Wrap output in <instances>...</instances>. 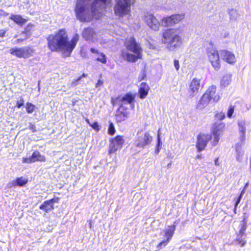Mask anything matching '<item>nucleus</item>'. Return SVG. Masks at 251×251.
I'll list each match as a JSON object with an SVG mask.
<instances>
[{"label":"nucleus","instance_id":"34","mask_svg":"<svg viewBox=\"0 0 251 251\" xmlns=\"http://www.w3.org/2000/svg\"><path fill=\"white\" fill-rule=\"evenodd\" d=\"M161 146H162V142L161 141V138L160 137L159 133L158 132V135H157V144L156 145L155 151V152L156 154H158L160 150L161 149Z\"/></svg>","mask_w":251,"mask_h":251},{"label":"nucleus","instance_id":"3","mask_svg":"<svg viewBox=\"0 0 251 251\" xmlns=\"http://www.w3.org/2000/svg\"><path fill=\"white\" fill-rule=\"evenodd\" d=\"M177 31V28H168L162 32L161 42L170 51L179 48L182 45V37Z\"/></svg>","mask_w":251,"mask_h":251},{"label":"nucleus","instance_id":"6","mask_svg":"<svg viewBox=\"0 0 251 251\" xmlns=\"http://www.w3.org/2000/svg\"><path fill=\"white\" fill-rule=\"evenodd\" d=\"M134 0H117L114 6L115 13L117 16L123 17L130 12V6Z\"/></svg>","mask_w":251,"mask_h":251},{"label":"nucleus","instance_id":"55","mask_svg":"<svg viewBox=\"0 0 251 251\" xmlns=\"http://www.w3.org/2000/svg\"><path fill=\"white\" fill-rule=\"evenodd\" d=\"M86 76V75H85V74H83L82 75L81 77H85Z\"/></svg>","mask_w":251,"mask_h":251},{"label":"nucleus","instance_id":"37","mask_svg":"<svg viewBox=\"0 0 251 251\" xmlns=\"http://www.w3.org/2000/svg\"><path fill=\"white\" fill-rule=\"evenodd\" d=\"M115 130L114 128V126L113 125V124L111 123L109 125V128H108V133L110 135H113L115 133Z\"/></svg>","mask_w":251,"mask_h":251},{"label":"nucleus","instance_id":"10","mask_svg":"<svg viewBox=\"0 0 251 251\" xmlns=\"http://www.w3.org/2000/svg\"><path fill=\"white\" fill-rule=\"evenodd\" d=\"M201 87V79L198 78H194L191 81L187 92V97L192 99L198 93Z\"/></svg>","mask_w":251,"mask_h":251},{"label":"nucleus","instance_id":"28","mask_svg":"<svg viewBox=\"0 0 251 251\" xmlns=\"http://www.w3.org/2000/svg\"><path fill=\"white\" fill-rule=\"evenodd\" d=\"M162 25L165 27L171 26L174 25L172 15L163 17L161 20Z\"/></svg>","mask_w":251,"mask_h":251},{"label":"nucleus","instance_id":"1","mask_svg":"<svg viewBox=\"0 0 251 251\" xmlns=\"http://www.w3.org/2000/svg\"><path fill=\"white\" fill-rule=\"evenodd\" d=\"M91 0H77L75 12L77 18L81 22L99 19L102 16L103 9L111 2V0H94L90 5Z\"/></svg>","mask_w":251,"mask_h":251},{"label":"nucleus","instance_id":"19","mask_svg":"<svg viewBox=\"0 0 251 251\" xmlns=\"http://www.w3.org/2000/svg\"><path fill=\"white\" fill-rule=\"evenodd\" d=\"M235 156L239 162H242L244 156V150L241 143H237L235 145Z\"/></svg>","mask_w":251,"mask_h":251},{"label":"nucleus","instance_id":"22","mask_svg":"<svg viewBox=\"0 0 251 251\" xmlns=\"http://www.w3.org/2000/svg\"><path fill=\"white\" fill-rule=\"evenodd\" d=\"M149 87L148 85L145 82H142L139 86V94L140 99H143L148 94L149 90Z\"/></svg>","mask_w":251,"mask_h":251},{"label":"nucleus","instance_id":"56","mask_svg":"<svg viewBox=\"0 0 251 251\" xmlns=\"http://www.w3.org/2000/svg\"><path fill=\"white\" fill-rule=\"evenodd\" d=\"M236 207H235H235H234V213H236Z\"/></svg>","mask_w":251,"mask_h":251},{"label":"nucleus","instance_id":"16","mask_svg":"<svg viewBox=\"0 0 251 251\" xmlns=\"http://www.w3.org/2000/svg\"><path fill=\"white\" fill-rule=\"evenodd\" d=\"M221 55L222 59L230 65H233L236 62L235 55L231 51L227 50H222L221 51Z\"/></svg>","mask_w":251,"mask_h":251},{"label":"nucleus","instance_id":"21","mask_svg":"<svg viewBox=\"0 0 251 251\" xmlns=\"http://www.w3.org/2000/svg\"><path fill=\"white\" fill-rule=\"evenodd\" d=\"M56 202L57 201L54 199L46 201L40 205V209L45 211L46 212H48L53 209V204Z\"/></svg>","mask_w":251,"mask_h":251},{"label":"nucleus","instance_id":"35","mask_svg":"<svg viewBox=\"0 0 251 251\" xmlns=\"http://www.w3.org/2000/svg\"><path fill=\"white\" fill-rule=\"evenodd\" d=\"M170 242V241H168V239H166L165 240H164V241H162V242H161L157 246V248L160 250L161 249H162V248L166 246L169 243V242Z\"/></svg>","mask_w":251,"mask_h":251},{"label":"nucleus","instance_id":"41","mask_svg":"<svg viewBox=\"0 0 251 251\" xmlns=\"http://www.w3.org/2000/svg\"><path fill=\"white\" fill-rule=\"evenodd\" d=\"M33 27L34 25L32 24H29L25 27V31L26 32H29L33 29Z\"/></svg>","mask_w":251,"mask_h":251},{"label":"nucleus","instance_id":"24","mask_svg":"<svg viewBox=\"0 0 251 251\" xmlns=\"http://www.w3.org/2000/svg\"><path fill=\"white\" fill-rule=\"evenodd\" d=\"M175 229V225L169 226L165 230H163L161 234L163 235V233H164V236L166 237V239H168V241H170L174 235Z\"/></svg>","mask_w":251,"mask_h":251},{"label":"nucleus","instance_id":"38","mask_svg":"<svg viewBox=\"0 0 251 251\" xmlns=\"http://www.w3.org/2000/svg\"><path fill=\"white\" fill-rule=\"evenodd\" d=\"M216 117L218 120H222L225 118V115L223 112H220L216 115Z\"/></svg>","mask_w":251,"mask_h":251},{"label":"nucleus","instance_id":"4","mask_svg":"<svg viewBox=\"0 0 251 251\" xmlns=\"http://www.w3.org/2000/svg\"><path fill=\"white\" fill-rule=\"evenodd\" d=\"M125 46L127 51H123L122 55L127 61L135 62L142 58V49L134 38L130 37L127 39Z\"/></svg>","mask_w":251,"mask_h":251},{"label":"nucleus","instance_id":"15","mask_svg":"<svg viewBox=\"0 0 251 251\" xmlns=\"http://www.w3.org/2000/svg\"><path fill=\"white\" fill-rule=\"evenodd\" d=\"M134 99V95L131 93H128L123 97H118L117 100L120 106H123L124 104L129 103L132 108H133Z\"/></svg>","mask_w":251,"mask_h":251},{"label":"nucleus","instance_id":"26","mask_svg":"<svg viewBox=\"0 0 251 251\" xmlns=\"http://www.w3.org/2000/svg\"><path fill=\"white\" fill-rule=\"evenodd\" d=\"M231 81V75L230 74H226L224 75L221 80V86L223 88L227 87Z\"/></svg>","mask_w":251,"mask_h":251},{"label":"nucleus","instance_id":"18","mask_svg":"<svg viewBox=\"0 0 251 251\" xmlns=\"http://www.w3.org/2000/svg\"><path fill=\"white\" fill-rule=\"evenodd\" d=\"M204 95L210 100H212L215 102L218 101L221 98L220 95L216 93V87L214 85L210 86L204 93Z\"/></svg>","mask_w":251,"mask_h":251},{"label":"nucleus","instance_id":"44","mask_svg":"<svg viewBox=\"0 0 251 251\" xmlns=\"http://www.w3.org/2000/svg\"><path fill=\"white\" fill-rule=\"evenodd\" d=\"M24 103V101L23 99H21L20 100H18L17 102V106L18 108H20L22 105H23Z\"/></svg>","mask_w":251,"mask_h":251},{"label":"nucleus","instance_id":"2","mask_svg":"<svg viewBox=\"0 0 251 251\" xmlns=\"http://www.w3.org/2000/svg\"><path fill=\"white\" fill-rule=\"evenodd\" d=\"M79 40V35L75 34L70 41H68V35L64 29H60L47 38L48 47L53 51H61L64 56H69Z\"/></svg>","mask_w":251,"mask_h":251},{"label":"nucleus","instance_id":"53","mask_svg":"<svg viewBox=\"0 0 251 251\" xmlns=\"http://www.w3.org/2000/svg\"><path fill=\"white\" fill-rule=\"evenodd\" d=\"M244 193H245V191H244V190H243L241 191V194H240L239 197H241V198H242V196H243V195H244Z\"/></svg>","mask_w":251,"mask_h":251},{"label":"nucleus","instance_id":"36","mask_svg":"<svg viewBox=\"0 0 251 251\" xmlns=\"http://www.w3.org/2000/svg\"><path fill=\"white\" fill-rule=\"evenodd\" d=\"M234 108L233 106H230L228 109L227 112V116L231 118L232 117V115L234 112Z\"/></svg>","mask_w":251,"mask_h":251},{"label":"nucleus","instance_id":"57","mask_svg":"<svg viewBox=\"0 0 251 251\" xmlns=\"http://www.w3.org/2000/svg\"><path fill=\"white\" fill-rule=\"evenodd\" d=\"M40 88L39 85V82L38 83V90L40 91Z\"/></svg>","mask_w":251,"mask_h":251},{"label":"nucleus","instance_id":"47","mask_svg":"<svg viewBox=\"0 0 251 251\" xmlns=\"http://www.w3.org/2000/svg\"><path fill=\"white\" fill-rule=\"evenodd\" d=\"M146 76V75L144 73H143L138 77V79L140 81L143 80L145 77Z\"/></svg>","mask_w":251,"mask_h":251},{"label":"nucleus","instance_id":"7","mask_svg":"<svg viewBox=\"0 0 251 251\" xmlns=\"http://www.w3.org/2000/svg\"><path fill=\"white\" fill-rule=\"evenodd\" d=\"M206 55L214 69L215 71L220 70L221 61L218 50L213 48H208L206 50Z\"/></svg>","mask_w":251,"mask_h":251},{"label":"nucleus","instance_id":"43","mask_svg":"<svg viewBox=\"0 0 251 251\" xmlns=\"http://www.w3.org/2000/svg\"><path fill=\"white\" fill-rule=\"evenodd\" d=\"M81 79V77H79L77 79L72 81L71 84V86L72 87L76 86L78 84V81L80 80Z\"/></svg>","mask_w":251,"mask_h":251},{"label":"nucleus","instance_id":"32","mask_svg":"<svg viewBox=\"0 0 251 251\" xmlns=\"http://www.w3.org/2000/svg\"><path fill=\"white\" fill-rule=\"evenodd\" d=\"M98 54H99V56L97 57V60L103 64H105L107 62V59L105 55L103 53L101 52H99Z\"/></svg>","mask_w":251,"mask_h":251},{"label":"nucleus","instance_id":"58","mask_svg":"<svg viewBox=\"0 0 251 251\" xmlns=\"http://www.w3.org/2000/svg\"><path fill=\"white\" fill-rule=\"evenodd\" d=\"M170 165H171V163H169V164H168V167H169Z\"/></svg>","mask_w":251,"mask_h":251},{"label":"nucleus","instance_id":"42","mask_svg":"<svg viewBox=\"0 0 251 251\" xmlns=\"http://www.w3.org/2000/svg\"><path fill=\"white\" fill-rule=\"evenodd\" d=\"M174 65L176 71H178L180 68L179 61L175 59L174 61Z\"/></svg>","mask_w":251,"mask_h":251},{"label":"nucleus","instance_id":"50","mask_svg":"<svg viewBox=\"0 0 251 251\" xmlns=\"http://www.w3.org/2000/svg\"><path fill=\"white\" fill-rule=\"evenodd\" d=\"M241 199H242V198H241V197H239V198L237 199L236 201L235 204V207L237 206L238 204L240 202V201H241Z\"/></svg>","mask_w":251,"mask_h":251},{"label":"nucleus","instance_id":"30","mask_svg":"<svg viewBox=\"0 0 251 251\" xmlns=\"http://www.w3.org/2000/svg\"><path fill=\"white\" fill-rule=\"evenodd\" d=\"M172 17L174 25L178 23L184 18V14L172 15Z\"/></svg>","mask_w":251,"mask_h":251},{"label":"nucleus","instance_id":"5","mask_svg":"<svg viewBox=\"0 0 251 251\" xmlns=\"http://www.w3.org/2000/svg\"><path fill=\"white\" fill-rule=\"evenodd\" d=\"M152 137L149 132L138 131L133 141V146L139 149H143L146 146L150 144Z\"/></svg>","mask_w":251,"mask_h":251},{"label":"nucleus","instance_id":"25","mask_svg":"<svg viewBox=\"0 0 251 251\" xmlns=\"http://www.w3.org/2000/svg\"><path fill=\"white\" fill-rule=\"evenodd\" d=\"M9 18L20 25H22L27 22L26 19L23 18L20 15L11 14Z\"/></svg>","mask_w":251,"mask_h":251},{"label":"nucleus","instance_id":"46","mask_svg":"<svg viewBox=\"0 0 251 251\" xmlns=\"http://www.w3.org/2000/svg\"><path fill=\"white\" fill-rule=\"evenodd\" d=\"M102 84H103L102 81H101V80H99L96 84V88H98V87L101 86L102 85Z\"/></svg>","mask_w":251,"mask_h":251},{"label":"nucleus","instance_id":"23","mask_svg":"<svg viewBox=\"0 0 251 251\" xmlns=\"http://www.w3.org/2000/svg\"><path fill=\"white\" fill-rule=\"evenodd\" d=\"M210 101L209 98L204 94L198 102L197 108L200 110L203 109L209 104Z\"/></svg>","mask_w":251,"mask_h":251},{"label":"nucleus","instance_id":"51","mask_svg":"<svg viewBox=\"0 0 251 251\" xmlns=\"http://www.w3.org/2000/svg\"><path fill=\"white\" fill-rule=\"evenodd\" d=\"M5 33V31L4 30H0V37H2L4 36Z\"/></svg>","mask_w":251,"mask_h":251},{"label":"nucleus","instance_id":"17","mask_svg":"<svg viewBox=\"0 0 251 251\" xmlns=\"http://www.w3.org/2000/svg\"><path fill=\"white\" fill-rule=\"evenodd\" d=\"M83 37L87 41L92 42L99 41L98 35H97L93 29L91 28H85L82 32Z\"/></svg>","mask_w":251,"mask_h":251},{"label":"nucleus","instance_id":"31","mask_svg":"<svg viewBox=\"0 0 251 251\" xmlns=\"http://www.w3.org/2000/svg\"><path fill=\"white\" fill-rule=\"evenodd\" d=\"M230 19L232 20H237L240 17L238 12L235 9H231L229 11Z\"/></svg>","mask_w":251,"mask_h":251},{"label":"nucleus","instance_id":"48","mask_svg":"<svg viewBox=\"0 0 251 251\" xmlns=\"http://www.w3.org/2000/svg\"><path fill=\"white\" fill-rule=\"evenodd\" d=\"M29 129L31 130H32V132H35L36 131V126L33 125H30V126H29Z\"/></svg>","mask_w":251,"mask_h":251},{"label":"nucleus","instance_id":"52","mask_svg":"<svg viewBox=\"0 0 251 251\" xmlns=\"http://www.w3.org/2000/svg\"><path fill=\"white\" fill-rule=\"evenodd\" d=\"M214 163H215V165H216V166H219L220 165V163L219 162V158H217L216 159H215V161H214Z\"/></svg>","mask_w":251,"mask_h":251},{"label":"nucleus","instance_id":"29","mask_svg":"<svg viewBox=\"0 0 251 251\" xmlns=\"http://www.w3.org/2000/svg\"><path fill=\"white\" fill-rule=\"evenodd\" d=\"M27 182V179L25 177H21L17 178L15 181H13V184L14 185L24 186Z\"/></svg>","mask_w":251,"mask_h":251},{"label":"nucleus","instance_id":"40","mask_svg":"<svg viewBox=\"0 0 251 251\" xmlns=\"http://www.w3.org/2000/svg\"><path fill=\"white\" fill-rule=\"evenodd\" d=\"M23 162L25 163H33L31 156L29 157H23Z\"/></svg>","mask_w":251,"mask_h":251},{"label":"nucleus","instance_id":"33","mask_svg":"<svg viewBox=\"0 0 251 251\" xmlns=\"http://www.w3.org/2000/svg\"><path fill=\"white\" fill-rule=\"evenodd\" d=\"M26 109L28 113H32L35 109V105L31 103L27 102L26 104Z\"/></svg>","mask_w":251,"mask_h":251},{"label":"nucleus","instance_id":"13","mask_svg":"<svg viewBox=\"0 0 251 251\" xmlns=\"http://www.w3.org/2000/svg\"><path fill=\"white\" fill-rule=\"evenodd\" d=\"M212 136L207 134H200L197 137L196 148L199 151L204 150L208 142L211 140Z\"/></svg>","mask_w":251,"mask_h":251},{"label":"nucleus","instance_id":"12","mask_svg":"<svg viewBox=\"0 0 251 251\" xmlns=\"http://www.w3.org/2000/svg\"><path fill=\"white\" fill-rule=\"evenodd\" d=\"M144 20L151 29L154 31L159 30L160 22L153 14L147 13L144 16Z\"/></svg>","mask_w":251,"mask_h":251},{"label":"nucleus","instance_id":"39","mask_svg":"<svg viewBox=\"0 0 251 251\" xmlns=\"http://www.w3.org/2000/svg\"><path fill=\"white\" fill-rule=\"evenodd\" d=\"M90 126L95 130L98 131L100 129V126L99 125L98 122H94L93 124L90 125Z\"/></svg>","mask_w":251,"mask_h":251},{"label":"nucleus","instance_id":"49","mask_svg":"<svg viewBox=\"0 0 251 251\" xmlns=\"http://www.w3.org/2000/svg\"><path fill=\"white\" fill-rule=\"evenodd\" d=\"M90 51L92 53H97V54H98L99 53V52L98 51V50L94 48H91L90 49Z\"/></svg>","mask_w":251,"mask_h":251},{"label":"nucleus","instance_id":"9","mask_svg":"<svg viewBox=\"0 0 251 251\" xmlns=\"http://www.w3.org/2000/svg\"><path fill=\"white\" fill-rule=\"evenodd\" d=\"M10 53L19 58H26L34 53L33 49L28 47L23 48H14L9 50Z\"/></svg>","mask_w":251,"mask_h":251},{"label":"nucleus","instance_id":"54","mask_svg":"<svg viewBox=\"0 0 251 251\" xmlns=\"http://www.w3.org/2000/svg\"><path fill=\"white\" fill-rule=\"evenodd\" d=\"M85 121H86V122H87V123H88L90 126V125H91V124H91V123H90V121H89V119H86L85 120Z\"/></svg>","mask_w":251,"mask_h":251},{"label":"nucleus","instance_id":"27","mask_svg":"<svg viewBox=\"0 0 251 251\" xmlns=\"http://www.w3.org/2000/svg\"><path fill=\"white\" fill-rule=\"evenodd\" d=\"M32 159L33 162H35L36 161H46V157L44 155H42L39 151H34L32 155H31Z\"/></svg>","mask_w":251,"mask_h":251},{"label":"nucleus","instance_id":"8","mask_svg":"<svg viewBox=\"0 0 251 251\" xmlns=\"http://www.w3.org/2000/svg\"><path fill=\"white\" fill-rule=\"evenodd\" d=\"M225 128V124L223 122L215 123L213 125L212 129L213 139L211 142L212 146L214 147L218 144L220 137L222 135Z\"/></svg>","mask_w":251,"mask_h":251},{"label":"nucleus","instance_id":"20","mask_svg":"<svg viewBox=\"0 0 251 251\" xmlns=\"http://www.w3.org/2000/svg\"><path fill=\"white\" fill-rule=\"evenodd\" d=\"M129 112L126 110H124L123 106H120L117 112L116 119L117 122H121L125 120L128 116Z\"/></svg>","mask_w":251,"mask_h":251},{"label":"nucleus","instance_id":"11","mask_svg":"<svg viewBox=\"0 0 251 251\" xmlns=\"http://www.w3.org/2000/svg\"><path fill=\"white\" fill-rule=\"evenodd\" d=\"M125 143V139L122 136L118 135L110 140L108 153L111 154L122 148Z\"/></svg>","mask_w":251,"mask_h":251},{"label":"nucleus","instance_id":"45","mask_svg":"<svg viewBox=\"0 0 251 251\" xmlns=\"http://www.w3.org/2000/svg\"><path fill=\"white\" fill-rule=\"evenodd\" d=\"M237 241L241 247H243L246 243V241L243 239H238Z\"/></svg>","mask_w":251,"mask_h":251},{"label":"nucleus","instance_id":"14","mask_svg":"<svg viewBox=\"0 0 251 251\" xmlns=\"http://www.w3.org/2000/svg\"><path fill=\"white\" fill-rule=\"evenodd\" d=\"M251 123L245 120H241L238 123V130L239 132V140L243 142L245 139L246 130L250 128Z\"/></svg>","mask_w":251,"mask_h":251},{"label":"nucleus","instance_id":"59","mask_svg":"<svg viewBox=\"0 0 251 251\" xmlns=\"http://www.w3.org/2000/svg\"><path fill=\"white\" fill-rule=\"evenodd\" d=\"M242 232V230L241 229L240 231V232L241 233Z\"/></svg>","mask_w":251,"mask_h":251}]
</instances>
